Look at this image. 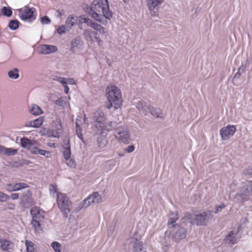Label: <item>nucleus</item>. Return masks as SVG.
Masks as SVG:
<instances>
[{
	"label": "nucleus",
	"instance_id": "obj_1",
	"mask_svg": "<svg viewBox=\"0 0 252 252\" xmlns=\"http://www.w3.org/2000/svg\"><path fill=\"white\" fill-rule=\"evenodd\" d=\"M88 13L93 19L99 22H102L104 17L107 19L111 17L107 0H94Z\"/></svg>",
	"mask_w": 252,
	"mask_h": 252
},
{
	"label": "nucleus",
	"instance_id": "obj_2",
	"mask_svg": "<svg viewBox=\"0 0 252 252\" xmlns=\"http://www.w3.org/2000/svg\"><path fill=\"white\" fill-rule=\"evenodd\" d=\"M82 23H86L88 26H90L101 34H105L107 33L106 30L104 27L97 23H93L84 15L78 16L74 15L69 16L65 22L67 29L69 30L73 26L75 25L80 26Z\"/></svg>",
	"mask_w": 252,
	"mask_h": 252
},
{
	"label": "nucleus",
	"instance_id": "obj_3",
	"mask_svg": "<svg viewBox=\"0 0 252 252\" xmlns=\"http://www.w3.org/2000/svg\"><path fill=\"white\" fill-rule=\"evenodd\" d=\"M105 95L109 108L116 110L121 107L123 102L122 94L117 86L112 84L108 85L105 89Z\"/></svg>",
	"mask_w": 252,
	"mask_h": 252
},
{
	"label": "nucleus",
	"instance_id": "obj_4",
	"mask_svg": "<svg viewBox=\"0 0 252 252\" xmlns=\"http://www.w3.org/2000/svg\"><path fill=\"white\" fill-rule=\"evenodd\" d=\"M37 143L35 140H30L27 138H23L20 140L21 146L28 149L31 154L43 156L46 158H50V152L39 148L37 146Z\"/></svg>",
	"mask_w": 252,
	"mask_h": 252
},
{
	"label": "nucleus",
	"instance_id": "obj_5",
	"mask_svg": "<svg viewBox=\"0 0 252 252\" xmlns=\"http://www.w3.org/2000/svg\"><path fill=\"white\" fill-rule=\"evenodd\" d=\"M95 123L94 126H92V132L94 134H101L106 130H109L107 127V123L105 121L103 113L101 111L94 112L92 117Z\"/></svg>",
	"mask_w": 252,
	"mask_h": 252
},
{
	"label": "nucleus",
	"instance_id": "obj_6",
	"mask_svg": "<svg viewBox=\"0 0 252 252\" xmlns=\"http://www.w3.org/2000/svg\"><path fill=\"white\" fill-rule=\"evenodd\" d=\"M234 199L243 202L252 199V181L243 183L240 189L233 196Z\"/></svg>",
	"mask_w": 252,
	"mask_h": 252
},
{
	"label": "nucleus",
	"instance_id": "obj_7",
	"mask_svg": "<svg viewBox=\"0 0 252 252\" xmlns=\"http://www.w3.org/2000/svg\"><path fill=\"white\" fill-rule=\"evenodd\" d=\"M214 220L213 213L211 211L197 213L191 217V222L198 226H206Z\"/></svg>",
	"mask_w": 252,
	"mask_h": 252
},
{
	"label": "nucleus",
	"instance_id": "obj_8",
	"mask_svg": "<svg viewBox=\"0 0 252 252\" xmlns=\"http://www.w3.org/2000/svg\"><path fill=\"white\" fill-rule=\"evenodd\" d=\"M102 198L97 192H94L89 195L87 198L81 201L78 205V209L80 210L86 209L89 207L92 204H98L101 202Z\"/></svg>",
	"mask_w": 252,
	"mask_h": 252
},
{
	"label": "nucleus",
	"instance_id": "obj_9",
	"mask_svg": "<svg viewBox=\"0 0 252 252\" xmlns=\"http://www.w3.org/2000/svg\"><path fill=\"white\" fill-rule=\"evenodd\" d=\"M57 203L63 214H67L70 212L71 202L65 194L61 192L57 193Z\"/></svg>",
	"mask_w": 252,
	"mask_h": 252
},
{
	"label": "nucleus",
	"instance_id": "obj_10",
	"mask_svg": "<svg viewBox=\"0 0 252 252\" xmlns=\"http://www.w3.org/2000/svg\"><path fill=\"white\" fill-rule=\"evenodd\" d=\"M21 20L27 22H32L36 19V11L33 7H26L18 10Z\"/></svg>",
	"mask_w": 252,
	"mask_h": 252
},
{
	"label": "nucleus",
	"instance_id": "obj_11",
	"mask_svg": "<svg viewBox=\"0 0 252 252\" xmlns=\"http://www.w3.org/2000/svg\"><path fill=\"white\" fill-rule=\"evenodd\" d=\"M236 130V127L235 125H228L223 126L220 130L221 139L223 141L229 139L233 136Z\"/></svg>",
	"mask_w": 252,
	"mask_h": 252
},
{
	"label": "nucleus",
	"instance_id": "obj_12",
	"mask_svg": "<svg viewBox=\"0 0 252 252\" xmlns=\"http://www.w3.org/2000/svg\"><path fill=\"white\" fill-rule=\"evenodd\" d=\"M49 137L59 138L63 133V128L61 122L59 120H56L51 124L49 129Z\"/></svg>",
	"mask_w": 252,
	"mask_h": 252
},
{
	"label": "nucleus",
	"instance_id": "obj_13",
	"mask_svg": "<svg viewBox=\"0 0 252 252\" xmlns=\"http://www.w3.org/2000/svg\"><path fill=\"white\" fill-rule=\"evenodd\" d=\"M91 118L88 117L86 115H84V123L82 125L80 120L76 119V132L78 137L80 139H83V129L88 126L89 123L91 122L90 121Z\"/></svg>",
	"mask_w": 252,
	"mask_h": 252
},
{
	"label": "nucleus",
	"instance_id": "obj_14",
	"mask_svg": "<svg viewBox=\"0 0 252 252\" xmlns=\"http://www.w3.org/2000/svg\"><path fill=\"white\" fill-rule=\"evenodd\" d=\"M84 34L86 39L91 43L95 42L98 45H101L103 43L102 40L94 31L87 29L84 31Z\"/></svg>",
	"mask_w": 252,
	"mask_h": 252
},
{
	"label": "nucleus",
	"instance_id": "obj_15",
	"mask_svg": "<svg viewBox=\"0 0 252 252\" xmlns=\"http://www.w3.org/2000/svg\"><path fill=\"white\" fill-rule=\"evenodd\" d=\"M63 161L70 168H75L76 166V162L72 155L69 147L65 149L63 152Z\"/></svg>",
	"mask_w": 252,
	"mask_h": 252
},
{
	"label": "nucleus",
	"instance_id": "obj_16",
	"mask_svg": "<svg viewBox=\"0 0 252 252\" xmlns=\"http://www.w3.org/2000/svg\"><path fill=\"white\" fill-rule=\"evenodd\" d=\"M28 186L24 183H12L5 186V190L7 191H15L27 188Z\"/></svg>",
	"mask_w": 252,
	"mask_h": 252
},
{
	"label": "nucleus",
	"instance_id": "obj_17",
	"mask_svg": "<svg viewBox=\"0 0 252 252\" xmlns=\"http://www.w3.org/2000/svg\"><path fill=\"white\" fill-rule=\"evenodd\" d=\"M38 52L42 54H50L57 51V48L55 46L51 45L43 44L38 48Z\"/></svg>",
	"mask_w": 252,
	"mask_h": 252
},
{
	"label": "nucleus",
	"instance_id": "obj_18",
	"mask_svg": "<svg viewBox=\"0 0 252 252\" xmlns=\"http://www.w3.org/2000/svg\"><path fill=\"white\" fill-rule=\"evenodd\" d=\"M32 219L42 220L44 217V212L37 207H33L31 209Z\"/></svg>",
	"mask_w": 252,
	"mask_h": 252
},
{
	"label": "nucleus",
	"instance_id": "obj_19",
	"mask_svg": "<svg viewBox=\"0 0 252 252\" xmlns=\"http://www.w3.org/2000/svg\"><path fill=\"white\" fill-rule=\"evenodd\" d=\"M172 232L177 240L184 238L186 236V229L179 225L174 226V228L172 229Z\"/></svg>",
	"mask_w": 252,
	"mask_h": 252
},
{
	"label": "nucleus",
	"instance_id": "obj_20",
	"mask_svg": "<svg viewBox=\"0 0 252 252\" xmlns=\"http://www.w3.org/2000/svg\"><path fill=\"white\" fill-rule=\"evenodd\" d=\"M115 136L116 138L125 143H128L131 140L130 133L127 130H124L119 131L116 134Z\"/></svg>",
	"mask_w": 252,
	"mask_h": 252
},
{
	"label": "nucleus",
	"instance_id": "obj_21",
	"mask_svg": "<svg viewBox=\"0 0 252 252\" xmlns=\"http://www.w3.org/2000/svg\"><path fill=\"white\" fill-rule=\"evenodd\" d=\"M150 105L144 101H139L136 104V107L142 115H147L149 114V108Z\"/></svg>",
	"mask_w": 252,
	"mask_h": 252
},
{
	"label": "nucleus",
	"instance_id": "obj_22",
	"mask_svg": "<svg viewBox=\"0 0 252 252\" xmlns=\"http://www.w3.org/2000/svg\"><path fill=\"white\" fill-rule=\"evenodd\" d=\"M44 122V119L42 117H39L34 120L28 122L26 126H27L32 127L33 128L39 127L41 125H42Z\"/></svg>",
	"mask_w": 252,
	"mask_h": 252
},
{
	"label": "nucleus",
	"instance_id": "obj_23",
	"mask_svg": "<svg viewBox=\"0 0 252 252\" xmlns=\"http://www.w3.org/2000/svg\"><path fill=\"white\" fill-rule=\"evenodd\" d=\"M29 112L34 116H38L43 113L41 108L35 104H32L29 107Z\"/></svg>",
	"mask_w": 252,
	"mask_h": 252
},
{
	"label": "nucleus",
	"instance_id": "obj_24",
	"mask_svg": "<svg viewBox=\"0 0 252 252\" xmlns=\"http://www.w3.org/2000/svg\"><path fill=\"white\" fill-rule=\"evenodd\" d=\"M70 97H64L58 98L56 101V104L62 107H68L69 106V100Z\"/></svg>",
	"mask_w": 252,
	"mask_h": 252
},
{
	"label": "nucleus",
	"instance_id": "obj_25",
	"mask_svg": "<svg viewBox=\"0 0 252 252\" xmlns=\"http://www.w3.org/2000/svg\"><path fill=\"white\" fill-rule=\"evenodd\" d=\"M164 0H147V5L150 10H154L159 4H161Z\"/></svg>",
	"mask_w": 252,
	"mask_h": 252
},
{
	"label": "nucleus",
	"instance_id": "obj_26",
	"mask_svg": "<svg viewBox=\"0 0 252 252\" xmlns=\"http://www.w3.org/2000/svg\"><path fill=\"white\" fill-rule=\"evenodd\" d=\"M8 77L13 80H16L19 77V70L17 68H14L7 72Z\"/></svg>",
	"mask_w": 252,
	"mask_h": 252
},
{
	"label": "nucleus",
	"instance_id": "obj_27",
	"mask_svg": "<svg viewBox=\"0 0 252 252\" xmlns=\"http://www.w3.org/2000/svg\"><path fill=\"white\" fill-rule=\"evenodd\" d=\"M149 113L156 118L160 117L162 115V111L159 108L151 106L149 108Z\"/></svg>",
	"mask_w": 252,
	"mask_h": 252
},
{
	"label": "nucleus",
	"instance_id": "obj_28",
	"mask_svg": "<svg viewBox=\"0 0 252 252\" xmlns=\"http://www.w3.org/2000/svg\"><path fill=\"white\" fill-rule=\"evenodd\" d=\"M133 252H145L144 244L140 241H137L133 246Z\"/></svg>",
	"mask_w": 252,
	"mask_h": 252
},
{
	"label": "nucleus",
	"instance_id": "obj_29",
	"mask_svg": "<svg viewBox=\"0 0 252 252\" xmlns=\"http://www.w3.org/2000/svg\"><path fill=\"white\" fill-rule=\"evenodd\" d=\"M25 245L27 252H37L33 242L26 240Z\"/></svg>",
	"mask_w": 252,
	"mask_h": 252
},
{
	"label": "nucleus",
	"instance_id": "obj_30",
	"mask_svg": "<svg viewBox=\"0 0 252 252\" xmlns=\"http://www.w3.org/2000/svg\"><path fill=\"white\" fill-rule=\"evenodd\" d=\"M236 233L234 231H231L226 237V241L227 242L235 243L236 242Z\"/></svg>",
	"mask_w": 252,
	"mask_h": 252
},
{
	"label": "nucleus",
	"instance_id": "obj_31",
	"mask_svg": "<svg viewBox=\"0 0 252 252\" xmlns=\"http://www.w3.org/2000/svg\"><path fill=\"white\" fill-rule=\"evenodd\" d=\"M12 246L11 243L7 240L0 241V248L4 251H8Z\"/></svg>",
	"mask_w": 252,
	"mask_h": 252
},
{
	"label": "nucleus",
	"instance_id": "obj_32",
	"mask_svg": "<svg viewBox=\"0 0 252 252\" xmlns=\"http://www.w3.org/2000/svg\"><path fill=\"white\" fill-rule=\"evenodd\" d=\"M51 246L55 252H62V246L58 242H53Z\"/></svg>",
	"mask_w": 252,
	"mask_h": 252
},
{
	"label": "nucleus",
	"instance_id": "obj_33",
	"mask_svg": "<svg viewBox=\"0 0 252 252\" xmlns=\"http://www.w3.org/2000/svg\"><path fill=\"white\" fill-rule=\"evenodd\" d=\"M18 150L17 149H14L13 148H5L4 150L3 155L6 156H12L15 155L17 153Z\"/></svg>",
	"mask_w": 252,
	"mask_h": 252
},
{
	"label": "nucleus",
	"instance_id": "obj_34",
	"mask_svg": "<svg viewBox=\"0 0 252 252\" xmlns=\"http://www.w3.org/2000/svg\"><path fill=\"white\" fill-rule=\"evenodd\" d=\"M1 14L7 17H10L12 15V11L9 7H3L1 10Z\"/></svg>",
	"mask_w": 252,
	"mask_h": 252
},
{
	"label": "nucleus",
	"instance_id": "obj_35",
	"mask_svg": "<svg viewBox=\"0 0 252 252\" xmlns=\"http://www.w3.org/2000/svg\"><path fill=\"white\" fill-rule=\"evenodd\" d=\"M19 22L17 20H12L9 23V28L12 30H15L19 27Z\"/></svg>",
	"mask_w": 252,
	"mask_h": 252
},
{
	"label": "nucleus",
	"instance_id": "obj_36",
	"mask_svg": "<svg viewBox=\"0 0 252 252\" xmlns=\"http://www.w3.org/2000/svg\"><path fill=\"white\" fill-rule=\"evenodd\" d=\"M68 31H69V30L67 29V27L66 26V25L59 26L56 30L57 32L60 34L64 33Z\"/></svg>",
	"mask_w": 252,
	"mask_h": 252
},
{
	"label": "nucleus",
	"instance_id": "obj_37",
	"mask_svg": "<svg viewBox=\"0 0 252 252\" xmlns=\"http://www.w3.org/2000/svg\"><path fill=\"white\" fill-rule=\"evenodd\" d=\"M42 220H35V219H32L31 223L33 227H34V229L38 230L40 228V223L39 221H41Z\"/></svg>",
	"mask_w": 252,
	"mask_h": 252
},
{
	"label": "nucleus",
	"instance_id": "obj_38",
	"mask_svg": "<svg viewBox=\"0 0 252 252\" xmlns=\"http://www.w3.org/2000/svg\"><path fill=\"white\" fill-rule=\"evenodd\" d=\"M49 190L51 195H54L58 190L57 186L56 185L51 184L49 187Z\"/></svg>",
	"mask_w": 252,
	"mask_h": 252
},
{
	"label": "nucleus",
	"instance_id": "obj_39",
	"mask_svg": "<svg viewBox=\"0 0 252 252\" xmlns=\"http://www.w3.org/2000/svg\"><path fill=\"white\" fill-rule=\"evenodd\" d=\"M40 22L43 25H47L51 22V20L46 16H44L40 18Z\"/></svg>",
	"mask_w": 252,
	"mask_h": 252
},
{
	"label": "nucleus",
	"instance_id": "obj_40",
	"mask_svg": "<svg viewBox=\"0 0 252 252\" xmlns=\"http://www.w3.org/2000/svg\"><path fill=\"white\" fill-rule=\"evenodd\" d=\"M82 46V42L80 40H76L72 42L73 48H81Z\"/></svg>",
	"mask_w": 252,
	"mask_h": 252
},
{
	"label": "nucleus",
	"instance_id": "obj_41",
	"mask_svg": "<svg viewBox=\"0 0 252 252\" xmlns=\"http://www.w3.org/2000/svg\"><path fill=\"white\" fill-rule=\"evenodd\" d=\"M9 198V196L5 193L0 192V201L3 202L5 201Z\"/></svg>",
	"mask_w": 252,
	"mask_h": 252
},
{
	"label": "nucleus",
	"instance_id": "obj_42",
	"mask_svg": "<svg viewBox=\"0 0 252 252\" xmlns=\"http://www.w3.org/2000/svg\"><path fill=\"white\" fill-rule=\"evenodd\" d=\"M39 133L42 135L48 136L49 137V134H50L49 129L48 130L44 127L41 128L39 130Z\"/></svg>",
	"mask_w": 252,
	"mask_h": 252
},
{
	"label": "nucleus",
	"instance_id": "obj_43",
	"mask_svg": "<svg viewBox=\"0 0 252 252\" xmlns=\"http://www.w3.org/2000/svg\"><path fill=\"white\" fill-rule=\"evenodd\" d=\"M177 217L176 216H174L173 218L171 219H170L168 221V226L169 227H173V228H174V226L177 225L176 224L174 225L173 223L176 220Z\"/></svg>",
	"mask_w": 252,
	"mask_h": 252
},
{
	"label": "nucleus",
	"instance_id": "obj_44",
	"mask_svg": "<svg viewBox=\"0 0 252 252\" xmlns=\"http://www.w3.org/2000/svg\"><path fill=\"white\" fill-rule=\"evenodd\" d=\"M134 150L135 147L133 145H129L125 149V151L128 153H130L133 152Z\"/></svg>",
	"mask_w": 252,
	"mask_h": 252
},
{
	"label": "nucleus",
	"instance_id": "obj_45",
	"mask_svg": "<svg viewBox=\"0 0 252 252\" xmlns=\"http://www.w3.org/2000/svg\"><path fill=\"white\" fill-rule=\"evenodd\" d=\"M66 85H67V84L75 85L76 81L74 79L72 78H66Z\"/></svg>",
	"mask_w": 252,
	"mask_h": 252
},
{
	"label": "nucleus",
	"instance_id": "obj_46",
	"mask_svg": "<svg viewBox=\"0 0 252 252\" xmlns=\"http://www.w3.org/2000/svg\"><path fill=\"white\" fill-rule=\"evenodd\" d=\"M12 200H16L19 198V195L17 193H13L10 196Z\"/></svg>",
	"mask_w": 252,
	"mask_h": 252
},
{
	"label": "nucleus",
	"instance_id": "obj_47",
	"mask_svg": "<svg viewBox=\"0 0 252 252\" xmlns=\"http://www.w3.org/2000/svg\"><path fill=\"white\" fill-rule=\"evenodd\" d=\"M47 145L49 147L55 148L56 144L52 142H48L47 143Z\"/></svg>",
	"mask_w": 252,
	"mask_h": 252
},
{
	"label": "nucleus",
	"instance_id": "obj_48",
	"mask_svg": "<svg viewBox=\"0 0 252 252\" xmlns=\"http://www.w3.org/2000/svg\"><path fill=\"white\" fill-rule=\"evenodd\" d=\"M60 82L62 83V84L63 85V86H64L65 85H66V78H63L60 80Z\"/></svg>",
	"mask_w": 252,
	"mask_h": 252
},
{
	"label": "nucleus",
	"instance_id": "obj_49",
	"mask_svg": "<svg viewBox=\"0 0 252 252\" xmlns=\"http://www.w3.org/2000/svg\"><path fill=\"white\" fill-rule=\"evenodd\" d=\"M63 87H64V92L66 94H67L69 90V87L67 86V85H65L64 86H63Z\"/></svg>",
	"mask_w": 252,
	"mask_h": 252
},
{
	"label": "nucleus",
	"instance_id": "obj_50",
	"mask_svg": "<svg viewBox=\"0 0 252 252\" xmlns=\"http://www.w3.org/2000/svg\"><path fill=\"white\" fill-rule=\"evenodd\" d=\"M5 147L0 145V154H3Z\"/></svg>",
	"mask_w": 252,
	"mask_h": 252
},
{
	"label": "nucleus",
	"instance_id": "obj_51",
	"mask_svg": "<svg viewBox=\"0 0 252 252\" xmlns=\"http://www.w3.org/2000/svg\"><path fill=\"white\" fill-rule=\"evenodd\" d=\"M224 207V205L218 206L217 207V211H219V209H222V208H223Z\"/></svg>",
	"mask_w": 252,
	"mask_h": 252
},
{
	"label": "nucleus",
	"instance_id": "obj_52",
	"mask_svg": "<svg viewBox=\"0 0 252 252\" xmlns=\"http://www.w3.org/2000/svg\"><path fill=\"white\" fill-rule=\"evenodd\" d=\"M13 207H14V205H13V204H11V206H10V209H13Z\"/></svg>",
	"mask_w": 252,
	"mask_h": 252
},
{
	"label": "nucleus",
	"instance_id": "obj_53",
	"mask_svg": "<svg viewBox=\"0 0 252 252\" xmlns=\"http://www.w3.org/2000/svg\"><path fill=\"white\" fill-rule=\"evenodd\" d=\"M13 207H14V205H13V204H11V206H10V209H13Z\"/></svg>",
	"mask_w": 252,
	"mask_h": 252
},
{
	"label": "nucleus",
	"instance_id": "obj_54",
	"mask_svg": "<svg viewBox=\"0 0 252 252\" xmlns=\"http://www.w3.org/2000/svg\"><path fill=\"white\" fill-rule=\"evenodd\" d=\"M125 2H127L129 1V0H123Z\"/></svg>",
	"mask_w": 252,
	"mask_h": 252
}]
</instances>
